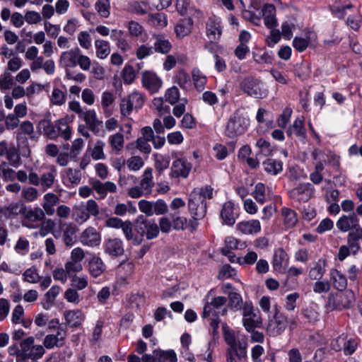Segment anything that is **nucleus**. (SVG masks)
<instances>
[{
  "instance_id": "obj_4",
  "label": "nucleus",
  "mask_w": 362,
  "mask_h": 362,
  "mask_svg": "<svg viewBox=\"0 0 362 362\" xmlns=\"http://www.w3.org/2000/svg\"><path fill=\"white\" fill-rule=\"evenodd\" d=\"M240 86L245 93L255 98H265L269 93L264 83L260 79L252 76L243 78Z\"/></svg>"
},
{
  "instance_id": "obj_41",
  "label": "nucleus",
  "mask_w": 362,
  "mask_h": 362,
  "mask_svg": "<svg viewBox=\"0 0 362 362\" xmlns=\"http://www.w3.org/2000/svg\"><path fill=\"white\" fill-rule=\"evenodd\" d=\"M125 10L131 13L144 15L148 12V6L143 1H130L126 6Z\"/></svg>"
},
{
  "instance_id": "obj_17",
  "label": "nucleus",
  "mask_w": 362,
  "mask_h": 362,
  "mask_svg": "<svg viewBox=\"0 0 362 362\" xmlns=\"http://www.w3.org/2000/svg\"><path fill=\"white\" fill-rule=\"evenodd\" d=\"M261 223L257 219L243 221L237 223L236 230L242 235H254L261 231Z\"/></svg>"
},
{
  "instance_id": "obj_32",
  "label": "nucleus",
  "mask_w": 362,
  "mask_h": 362,
  "mask_svg": "<svg viewBox=\"0 0 362 362\" xmlns=\"http://www.w3.org/2000/svg\"><path fill=\"white\" fill-rule=\"evenodd\" d=\"M155 41L153 42L154 52H158L162 54H168L172 49L171 42L163 35H154Z\"/></svg>"
},
{
  "instance_id": "obj_49",
  "label": "nucleus",
  "mask_w": 362,
  "mask_h": 362,
  "mask_svg": "<svg viewBox=\"0 0 362 362\" xmlns=\"http://www.w3.org/2000/svg\"><path fill=\"white\" fill-rule=\"evenodd\" d=\"M126 164L129 170L138 171L144 165V161L141 156H134L127 160Z\"/></svg>"
},
{
  "instance_id": "obj_38",
  "label": "nucleus",
  "mask_w": 362,
  "mask_h": 362,
  "mask_svg": "<svg viewBox=\"0 0 362 362\" xmlns=\"http://www.w3.org/2000/svg\"><path fill=\"white\" fill-rule=\"evenodd\" d=\"M107 141L112 151L115 153H119L124 148V139L121 132L109 136Z\"/></svg>"
},
{
  "instance_id": "obj_1",
  "label": "nucleus",
  "mask_w": 362,
  "mask_h": 362,
  "mask_svg": "<svg viewBox=\"0 0 362 362\" xmlns=\"http://www.w3.org/2000/svg\"><path fill=\"white\" fill-rule=\"evenodd\" d=\"M38 127L50 139L61 136L68 141L71 136V128L65 119L57 120L55 124H52L49 120L43 119L39 122Z\"/></svg>"
},
{
  "instance_id": "obj_36",
  "label": "nucleus",
  "mask_w": 362,
  "mask_h": 362,
  "mask_svg": "<svg viewBox=\"0 0 362 362\" xmlns=\"http://www.w3.org/2000/svg\"><path fill=\"white\" fill-rule=\"evenodd\" d=\"M57 176V170L54 166H49L48 168V171L44 173L40 176V185L45 190L51 188L55 180V177Z\"/></svg>"
},
{
  "instance_id": "obj_3",
  "label": "nucleus",
  "mask_w": 362,
  "mask_h": 362,
  "mask_svg": "<svg viewBox=\"0 0 362 362\" xmlns=\"http://www.w3.org/2000/svg\"><path fill=\"white\" fill-rule=\"evenodd\" d=\"M100 208L97 202L93 199H88L86 202H81L75 205L73 209L72 216L76 223L83 224L93 216L99 215Z\"/></svg>"
},
{
  "instance_id": "obj_64",
  "label": "nucleus",
  "mask_w": 362,
  "mask_h": 362,
  "mask_svg": "<svg viewBox=\"0 0 362 362\" xmlns=\"http://www.w3.org/2000/svg\"><path fill=\"white\" fill-rule=\"evenodd\" d=\"M39 193L38 190L33 187H28L24 188L21 192V196L26 201V202H33L38 197Z\"/></svg>"
},
{
  "instance_id": "obj_11",
  "label": "nucleus",
  "mask_w": 362,
  "mask_h": 362,
  "mask_svg": "<svg viewBox=\"0 0 362 362\" xmlns=\"http://www.w3.org/2000/svg\"><path fill=\"white\" fill-rule=\"evenodd\" d=\"M80 243L88 247H96L100 245L102 237L100 233L93 226L84 229L79 236Z\"/></svg>"
},
{
  "instance_id": "obj_6",
  "label": "nucleus",
  "mask_w": 362,
  "mask_h": 362,
  "mask_svg": "<svg viewBox=\"0 0 362 362\" xmlns=\"http://www.w3.org/2000/svg\"><path fill=\"white\" fill-rule=\"evenodd\" d=\"M354 300V293L352 291H340L328 296L327 307L330 310L348 308L352 305Z\"/></svg>"
},
{
  "instance_id": "obj_9",
  "label": "nucleus",
  "mask_w": 362,
  "mask_h": 362,
  "mask_svg": "<svg viewBox=\"0 0 362 362\" xmlns=\"http://www.w3.org/2000/svg\"><path fill=\"white\" fill-rule=\"evenodd\" d=\"M141 84L149 93L153 94L161 88L163 81L156 72L146 70L141 73Z\"/></svg>"
},
{
  "instance_id": "obj_40",
  "label": "nucleus",
  "mask_w": 362,
  "mask_h": 362,
  "mask_svg": "<svg viewBox=\"0 0 362 362\" xmlns=\"http://www.w3.org/2000/svg\"><path fill=\"white\" fill-rule=\"evenodd\" d=\"M94 44L96 57L100 59L107 58L110 53V43L103 40H96Z\"/></svg>"
},
{
  "instance_id": "obj_28",
  "label": "nucleus",
  "mask_w": 362,
  "mask_h": 362,
  "mask_svg": "<svg viewBox=\"0 0 362 362\" xmlns=\"http://www.w3.org/2000/svg\"><path fill=\"white\" fill-rule=\"evenodd\" d=\"M66 324L71 327H80L85 320V315L81 310H68L64 313Z\"/></svg>"
},
{
  "instance_id": "obj_8",
  "label": "nucleus",
  "mask_w": 362,
  "mask_h": 362,
  "mask_svg": "<svg viewBox=\"0 0 362 362\" xmlns=\"http://www.w3.org/2000/svg\"><path fill=\"white\" fill-rule=\"evenodd\" d=\"M136 229L141 237L146 235L148 240L156 238L159 234V228L154 220H147L143 216L136 221Z\"/></svg>"
},
{
  "instance_id": "obj_24",
  "label": "nucleus",
  "mask_w": 362,
  "mask_h": 362,
  "mask_svg": "<svg viewBox=\"0 0 362 362\" xmlns=\"http://www.w3.org/2000/svg\"><path fill=\"white\" fill-rule=\"evenodd\" d=\"M264 18V25L272 29L277 25V20L276 18V9L272 4H266L261 11H259Z\"/></svg>"
},
{
  "instance_id": "obj_59",
  "label": "nucleus",
  "mask_w": 362,
  "mask_h": 362,
  "mask_svg": "<svg viewBox=\"0 0 362 362\" xmlns=\"http://www.w3.org/2000/svg\"><path fill=\"white\" fill-rule=\"evenodd\" d=\"M64 298L69 302L74 305H78L81 300V298L80 297L79 293L77 290L73 288H70L66 290L64 293Z\"/></svg>"
},
{
  "instance_id": "obj_52",
  "label": "nucleus",
  "mask_w": 362,
  "mask_h": 362,
  "mask_svg": "<svg viewBox=\"0 0 362 362\" xmlns=\"http://www.w3.org/2000/svg\"><path fill=\"white\" fill-rule=\"evenodd\" d=\"M256 146L259 148V154L264 156H269L274 151L271 144L263 139H259L256 142Z\"/></svg>"
},
{
  "instance_id": "obj_15",
  "label": "nucleus",
  "mask_w": 362,
  "mask_h": 362,
  "mask_svg": "<svg viewBox=\"0 0 362 362\" xmlns=\"http://www.w3.org/2000/svg\"><path fill=\"white\" fill-rule=\"evenodd\" d=\"M45 218V212L39 207L29 209L24 217L23 225L29 228H36L39 222Z\"/></svg>"
},
{
  "instance_id": "obj_25",
  "label": "nucleus",
  "mask_w": 362,
  "mask_h": 362,
  "mask_svg": "<svg viewBox=\"0 0 362 362\" xmlns=\"http://www.w3.org/2000/svg\"><path fill=\"white\" fill-rule=\"evenodd\" d=\"M88 269L90 275L97 278L105 272L106 266L100 257L94 255L88 261Z\"/></svg>"
},
{
  "instance_id": "obj_13",
  "label": "nucleus",
  "mask_w": 362,
  "mask_h": 362,
  "mask_svg": "<svg viewBox=\"0 0 362 362\" xmlns=\"http://www.w3.org/2000/svg\"><path fill=\"white\" fill-rule=\"evenodd\" d=\"M315 193V188L310 183L300 184L289 192L290 197L299 202H306Z\"/></svg>"
},
{
  "instance_id": "obj_19",
  "label": "nucleus",
  "mask_w": 362,
  "mask_h": 362,
  "mask_svg": "<svg viewBox=\"0 0 362 362\" xmlns=\"http://www.w3.org/2000/svg\"><path fill=\"white\" fill-rule=\"evenodd\" d=\"M80 118L83 119L88 129L93 134H97L99 133L102 121L98 119L94 110H86Z\"/></svg>"
},
{
  "instance_id": "obj_14",
  "label": "nucleus",
  "mask_w": 362,
  "mask_h": 362,
  "mask_svg": "<svg viewBox=\"0 0 362 362\" xmlns=\"http://www.w3.org/2000/svg\"><path fill=\"white\" fill-rule=\"evenodd\" d=\"M192 164L182 158L175 160L170 169V177L187 178L191 171Z\"/></svg>"
},
{
  "instance_id": "obj_37",
  "label": "nucleus",
  "mask_w": 362,
  "mask_h": 362,
  "mask_svg": "<svg viewBox=\"0 0 362 362\" xmlns=\"http://www.w3.org/2000/svg\"><path fill=\"white\" fill-rule=\"evenodd\" d=\"M330 280L333 286L339 290L343 291L347 286L346 277L336 269H332L329 272Z\"/></svg>"
},
{
  "instance_id": "obj_51",
  "label": "nucleus",
  "mask_w": 362,
  "mask_h": 362,
  "mask_svg": "<svg viewBox=\"0 0 362 362\" xmlns=\"http://www.w3.org/2000/svg\"><path fill=\"white\" fill-rule=\"evenodd\" d=\"M23 276L25 281L30 284H37L40 280L37 269L33 267L27 269L23 274Z\"/></svg>"
},
{
  "instance_id": "obj_63",
  "label": "nucleus",
  "mask_w": 362,
  "mask_h": 362,
  "mask_svg": "<svg viewBox=\"0 0 362 362\" xmlns=\"http://www.w3.org/2000/svg\"><path fill=\"white\" fill-rule=\"evenodd\" d=\"M158 357L156 362H177V358L174 351L170 350L167 351H158Z\"/></svg>"
},
{
  "instance_id": "obj_43",
  "label": "nucleus",
  "mask_w": 362,
  "mask_h": 362,
  "mask_svg": "<svg viewBox=\"0 0 362 362\" xmlns=\"http://www.w3.org/2000/svg\"><path fill=\"white\" fill-rule=\"evenodd\" d=\"M281 214L284 217V226L286 228H293L297 223V214L293 210L288 208H284Z\"/></svg>"
},
{
  "instance_id": "obj_30",
  "label": "nucleus",
  "mask_w": 362,
  "mask_h": 362,
  "mask_svg": "<svg viewBox=\"0 0 362 362\" xmlns=\"http://www.w3.org/2000/svg\"><path fill=\"white\" fill-rule=\"evenodd\" d=\"M59 202V198L57 194L52 192L45 194L43 196V202L42 204L45 214L52 216L55 212L54 206L57 204Z\"/></svg>"
},
{
  "instance_id": "obj_55",
  "label": "nucleus",
  "mask_w": 362,
  "mask_h": 362,
  "mask_svg": "<svg viewBox=\"0 0 362 362\" xmlns=\"http://www.w3.org/2000/svg\"><path fill=\"white\" fill-rule=\"evenodd\" d=\"M154 53L153 47L148 45H141L136 49V56L138 59L142 60Z\"/></svg>"
},
{
  "instance_id": "obj_22",
  "label": "nucleus",
  "mask_w": 362,
  "mask_h": 362,
  "mask_svg": "<svg viewBox=\"0 0 362 362\" xmlns=\"http://www.w3.org/2000/svg\"><path fill=\"white\" fill-rule=\"evenodd\" d=\"M206 30V35L211 42L218 40L222 33L220 20L216 18H209Z\"/></svg>"
},
{
  "instance_id": "obj_62",
  "label": "nucleus",
  "mask_w": 362,
  "mask_h": 362,
  "mask_svg": "<svg viewBox=\"0 0 362 362\" xmlns=\"http://www.w3.org/2000/svg\"><path fill=\"white\" fill-rule=\"evenodd\" d=\"M22 206L19 203H12L4 209H1V213L8 218L16 216L21 212Z\"/></svg>"
},
{
  "instance_id": "obj_47",
  "label": "nucleus",
  "mask_w": 362,
  "mask_h": 362,
  "mask_svg": "<svg viewBox=\"0 0 362 362\" xmlns=\"http://www.w3.org/2000/svg\"><path fill=\"white\" fill-rule=\"evenodd\" d=\"M155 160V168L159 172L162 173L163 170L169 167L170 158L167 156H163L160 153H156L153 155Z\"/></svg>"
},
{
  "instance_id": "obj_16",
  "label": "nucleus",
  "mask_w": 362,
  "mask_h": 362,
  "mask_svg": "<svg viewBox=\"0 0 362 362\" xmlns=\"http://www.w3.org/2000/svg\"><path fill=\"white\" fill-rule=\"evenodd\" d=\"M358 225L359 219L355 212L341 216L336 223L337 228L343 233L350 231Z\"/></svg>"
},
{
  "instance_id": "obj_18",
  "label": "nucleus",
  "mask_w": 362,
  "mask_h": 362,
  "mask_svg": "<svg viewBox=\"0 0 362 362\" xmlns=\"http://www.w3.org/2000/svg\"><path fill=\"white\" fill-rule=\"evenodd\" d=\"M104 252L112 257H118L124 253L123 242L117 238H111L104 243Z\"/></svg>"
},
{
  "instance_id": "obj_57",
  "label": "nucleus",
  "mask_w": 362,
  "mask_h": 362,
  "mask_svg": "<svg viewBox=\"0 0 362 362\" xmlns=\"http://www.w3.org/2000/svg\"><path fill=\"white\" fill-rule=\"evenodd\" d=\"M259 11H261V10L257 9L256 11L245 10L243 12V17L256 25H259L261 24V18L262 16V14H259Z\"/></svg>"
},
{
  "instance_id": "obj_27",
  "label": "nucleus",
  "mask_w": 362,
  "mask_h": 362,
  "mask_svg": "<svg viewBox=\"0 0 362 362\" xmlns=\"http://www.w3.org/2000/svg\"><path fill=\"white\" fill-rule=\"evenodd\" d=\"M220 214L225 224L233 226L235 223L237 216L235 212V205L232 202L224 203Z\"/></svg>"
},
{
  "instance_id": "obj_26",
  "label": "nucleus",
  "mask_w": 362,
  "mask_h": 362,
  "mask_svg": "<svg viewBox=\"0 0 362 362\" xmlns=\"http://www.w3.org/2000/svg\"><path fill=\"white\" fill-rule=\"evenodd\" d=\"M78 48L63 52L59 57V64L65 68H74L77 66Z\"/></svg>"
},
{
  "instance_id": "obj_56",
  "label": "nucleus",
  "mask_w": 362,
  "mask_h": 362,
  "mask_svg": "<svg viewBox=\"0 0 362 362\" xmlns=\"http://www.w3.org/2000/svg\"><path fill=\"white\" fill-rule=\"evenodd\" d=\"M252 194L258 203L264 204L266 201L264 185L262 182L257 183Z\"/></svg>"
},
{
  "instance_id": "obj_54",
  "label": "nucleus",
  "mask_w": 362,
  "mask_h": 362,
  "mask_svg": "<svg viewBox=\"0 0 362 362\" xmlns=\"http://www.w3.org/2000/svg\"><path fill=\"white\" fill-rule=\"evenodd\" d=\"M243 323L245 329L250 332L260 323L256 314L243 317Z\"/></svg>"
},
{
  "instance_id": "obj_45",
  "label": "nucleus",
  "mask_w": 362,
  "mask_h": 362,
  "mask_svg": "<svg viewBox=\"0 0 362 362\" xmlns=\"http://www.w3.org/2000/svg\"><path fill=\"white\" fill-rule=\"evenodd\" d=\"M192 74L195 88L198 91H202L206 83V76L199 69H194Z\"/></svg>"
},
{
  "instance_id": "obj_2",
  "label": "nucleus",
  "mask_w": 362,
  "mask_h": 362,
  "mask_svg": "<svg viewBox=\"0 0 362 362\" xmlns=\"http://www.w3.org/2000/svg\"><path fill=\"white\" fill-rule=\"evenodd\" d=\"M249 124V118L240 110H237L229 118L226 126L225 134L229 138H235L243 134Z\"/></svg>"
},
{
  "instance_id": "obj_58",
  "label": "nucleus",
  "mask_w": 362,
  "mask_h": 362,
  "mask_svg": "<svg viewBox=\"0 0 362 362\" xmlns=\"http://www.w3.org/2000/svg\"><path fill=\"white\" fill-rule=\"evenodd\" d=\"M164 97L170 104L175 105L180 99V91L176 86H173L166 90Z\"/></svg>"
},
{
  "instance_id": "obj_34",
  "label": "nucleus",
  "mask_w": 362,
  "mask_h": 362,
  "mask_svg": "<svg viewBox=\"0 0 362 362\" xmlns=\"http://www.w3.org/2000/svg\"><path fill=\"white\" fill-rule=\"evenodd\" d=\"M288 261V255L284 250L279 248L275 250L272 261V266L274 270L281 272L286 266Z\"/></svg>"
},
{
  "instance_id": "obj_12",
  "label": "nucleus",
  "mask_w": 362,
  "mask_h": 362,
  "mask_svg": "<svg viewBox=\"0 0 362 362\" xmlns=\"http://www.w3.org/2000/svg\"><path fill=\"white\" fill-rule=\"evenodd\" d=\"M188 207L189 212L196 218H204L206 212V202L197 192H192L189 194Z\"/></svg>"
},
{
  "instance_id": "obj_48",
  "label": "nucleus",
  "mask_w": 362,
  "mask_h": 362,
  "mask_svg": "<svg viewBox=\"0 0 362 362\" xmlns=\"http://www.w3.org/2000/svg\"><path fill=\"white\" fill-rule=\"evenodd\" d=\"M71 285L76 290H83L88 285V278L85 274L79 276L74 275L71 279Z\"/></svg>"
},
{
  "instance_id": "obj_10",
  "label": "nucleus",
  "mask_w": 362,
  "mask_h": 362,
  "mask_svg": "<svg viewBox=\"0 0 362 362\" xmlns=\"http://www.w3.org/2000/svg\"><path fill=\"white\" fill-rule=\"evenodd\" d=\"M66 337V328L63 326H58L56 334H49L45 337L42 346L45 349L62 347L64 345Z\"/></svg>"
},
{
  "instance_id": "obj_35",
  "label": "nucleus",
  "mask_w": 362,
  "mask_h": 362,
  "mask_svg": "<svg viewBox=\"0 0 362 362\" xmlns=\"http://www.w3.org/2000/svg\"><path fill=\"white\" fill-rule=\"evenodd\" d=\"M264 170L269 175H276L283 170V163L280 160L267 158L262 163Z\"/></svg>"
},
{
  "instance_id": "obj_42",
  "label": "nucleus",
  "mask_w": 362,
  "mask_h": 362,
  "mask_svg": "<svg viewBox=\"0 0 362 362\" xmlns=\"http://www.w3.org/2000/svg\"><path fill=\"white\" fill-rule=\"evenodd\" d=\"M287 134L288 136L295 135L300 139L305 138V129L303 120L299 118L296 119L287 129Z\"/></svg>"
},
{
  "instance_id": "obj_7",
  "label": "nucleus",
  "mask_w": 362,
  "mask_h": 362,
  "mask_svg": "<svg viewBox=\"0 0 362 362\" xmlns=\"http://www.w3.org/2000/svg\"><path fill=\"white\" fill-rule=\"evenodd\" d=\"M34 337H28L23 339L20 343L21 351L23 356V361L31 359L33 361L41 358L45 354V349L42 345L35 344Z\"/></svg>"
},
{
  "instance_id": "obj_46",
  "label": "nucleus",
  "mask_w": 362,
  "mask_h": 362,
  "mask_svg": "<svg viewBox=\"0 0 362 362\" xmlns=\"http://www.w3.org/2000/svg\"><path fill=\"white\" fill-rule=\"evenodd\" d=\"M126 98L135 110L140 109L144 105L145 97L141 92L134 90Z\"/></svg>"
},
{
  "instance_id": "obj_39",
  "label": "nucleus",
  "mask_w": 362,
  "mask_h": 362,
  "mask_svg": "<svg viewBox=\"0 0 362 362\" xmlns=\"http://www.w3.org/2000/svg\"><path fill=\"white\" fill-rule=\"evenodd\" d=\"M192 27V21L190 18L180 21L175 27L176 36L179 38H183L190 33Z\"/></svg>"
},
{
  "instance_id": "obj_50",
  "label": "nucleus",
  "mask_w": 362,
  "mask_h": 362,
  "mask_svg": "<svg viewBox=\"0 0 362 362\" xmlns=\"http://www.w3.org/2000/svg\"><path fill=\"white\" fill-rule=\"evenodd\" d=\"M105 142L102 140H98L96 141L93 148L92 150L91 157L93 159L98 160H103L105 158V155L104 153V147H105Z\"/></svg>"
},
{
  "instance_id": "obj_31",
  "label": "nucleus",
  "mask_w": 362,
  "mask_h": 362,
  "mask_svg": "<svg viewBox=\"0 0 362 362\" xmlns=\"http://www.w3.org/2000/svg\"><path fill=\"white\" fill-rule=\"evenodd\" d=\"M327 260L324 258L319 259L310 268L308 276L312 280H320L326 272Z\"/></svg>"
},
{
  "instance_id": "obj_23",
  "label": "nucleus",
  "mask_w": 362,
  "mask_h": 362,
  "mask_svg": "<svg viewBox=\"0 0 362 362\" xmlns=\"http://www.w3.org/2000/svg\"><path fill=\"white\" fill-rule=\"evenodd\" d=\"M288 321L282 314H276L268 325V331L273 336L281 334L286 328Z\"/></svg>"
},
{
  "instance_id": "obj_60",
  "label": "nucleus",
  "mask_w": 362,
  "mask_h": 362,
  "mask_svg": "<svg viewBox=\"0 0 362 362\" xmlns=\"http://www.w3.org/2000/svg\"><path fill=\"white\" fill-rule=\"evenodd\" d=\"M50 100L54 105H62L66 102V95L59 88H54L52 92Z\"/></svg>"
},
{
  "instance_id": "obj_5",
  "label": "nucleus",
  "mask_w": 362,
  "mask_h": 362,
  "mask_svg": "<svg viewBox=\"0 0 362 362\" xmlns=\"http://www.w3.org/2000/svg\"><path fill=\"white\" fill-rule=\"evenodd\" d=\"M153 170L151 168H146L141 176L139 186H134L129 189L128 195L133 199H138L142 196H147L151 194L154 187L153 180Z\"/></svg>"
},
{
  "instance_id": "obj_33",
  "label": "nucleus",
  "mask_w": 362,
  "mask_h": 362,
  "mask_svg": "<svg viewBox=\"0 0 362 362\" xmlns=\"http://www.w3.org/2000/svg\"><path fill=\"white\" fill-rule=\"evenodd\" d=\"M121 229L124 235L126 240L134 245H139L143 238L133 233L132 223L130 221H125Z\"/></svg>"
},
{
  "instance_id": "obj_53",
  "label": "nucleus",
  "mask_w": 362,
  "mask_h": 362,
  "mask_svg": "<svg viewBox=\"0 0 362 362\" xmlns=\"http://www.w3.org/2000/svg\"><path fill=\"white\" fill-rule=\"evenodd\" d=\"M168 211L167 204L163 199H157L156 202H152V216L153 215H163Z\"/></svg>"
},
{
  "instance_id": "obj_20",
  "label": "nucleus",
  "mask_w": 362,
  "mask_h": 362,
  "mask_svg": "<svg viewBox=\"0 0 362 362\" xmlns=\"http://www.w3.org/2000/svg\"><path fill=\"white\" fill-rule=\"evenodd\" d=\"M247 347L246 339H242L238 341V348L233 349L228 347L226 349V362H235V356L240 360L245 359L247 357Z\"/></svg>"
},
{
  "instance_id": "obj_61",
  "label": "nucleus",
  "mask_w": 362,
  "mask_h": 362,
  "mask_svg": "<svg viewBox=\"0 0 362 362\" xmlns=\"http://www.w3.org/2000/svg\"><path fill=\"white\" fill-rule=\"evenodd\" d=\"M136 78V73L134 67L126 64L122 70V79L125 83H132Z\"/></svg>"
},
{
  "instance_id": "obj_29",
  "label": "nucleus",
  "mask_w": 362,
  "mask_h": 362,
  "mask_svg": "<svg viewBox=\"0 0 362 362\" xmlns=\"http://www.w3.org/2000/svg\"><path fill=\"white\" fill-rule=\"evenodd\" d=\"M63 231V242L66 247H72L76 242L78 228L71 223H65Z\"/></svg>"
},
{
  "instance_id": "obj_21",
  "label": "nucleus",
  "mask_w": 362,
  "mask_h": 362,
  "mask_svg": "<svg viewBox=\"0 0 362 362\" xmlns=\"http://www.w3.org/2000/svg\"><path fill=\"white\" fill-rule=\"evenodd\" d=\"M91 186L93 189L102 199L105 198L107 193H115L117 189V185L110 181L102 182L100 180H95L91 182Z\"/></svg>"
},
{
  "instance_id": "obj_44",
  "label": "nucleus",
  "mask_w": 362,
  "mask_h": 362,
  "mask_svg": "<svg viewBox=\"0 0 362 362\" xmlns=\"http://www.w3.org/2000/svg\"><path fill=\"white\" fill-rule=\"evenodd\" d=\"M110 8L109 0H97L95 4V9L101 18H107L110 16Z\"/></svg>"
}]
</instances>
